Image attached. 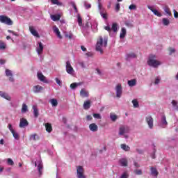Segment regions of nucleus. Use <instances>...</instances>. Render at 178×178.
<instances>
[{
  "label": "nucleus",
  "instance_id": "1",
  "mask_svg": "<svg viewBox=\"0 0 178 178\" xmlns=\"http://www.w3.org/2000/svg\"><path fill=\"white\" fill-rule=\"evenodd\" d=\"M108 45V38H102V36H99L97 40L96 44V51L97 52H100V54H104V50L102 49V47H106Z\"/></svg>",
  "mask_w": 178,
  "mask_h": 178
},
{
  "label": "nucleus",
  "instance_id": "2",
  "mask_svg": "<svg viewBox=\"0 0 178 178\" xmlns=\"http://www.w3.org/2000/svg\"><path fill=\"white\" fill-rule=\"evenodd\" d=\"M155 58H156L155 55H150L149 56V59L147 60V65L149 66H152V67H158L159 65H161L160 61L155 60Z\"/></svg>",
  "mask_w": 178,
  "mask_h": 178
},
{
  "label": "nucleus",
  "instance_id": "3",
  "mask_svg": "<svg viewBox=\"0 0 178 178\" xmlns=\"http://www.w3.org/2000/svg\"><path fill=\"white\" fill-rule=\"evenodd\" d=\"M0 23L7 24V26H12L13 21L6 15H0Z\"/></svg>",
  "mask_w": 178,
  "mask_h": 178
},
{
  "label": "nucleus",
  "instance_id": "4",
  "mask_svg": "<svg viewBox=\"0 0 178 178\" xmlns=\"http://www.w3.org/2000/svg\"><path fill=\"white\" fill-rule=\"evenodd\" d=\"M76 177L77 178H87L84 175V168L79 165L76 167Z\"/></svg>",
  "mask_w": 178,
  "mask_h": 178
},
{
  "label": "nucleus",
  "instance_id": "5",
  "mask_svg": "<svg viewBox=\"0 0 178 178\" xmlns=\"http://www.w3.org/2000/svg\"><path fill=\"white\" fill-rule=\"evenodd\" d=\"M127 133H129V127L122 125L119 129V136H124L125 138H127V136L125 135Z\"/></svg>",
  "mask_w": 178,
  "mask_h": 178
},
{
  "label": "nucleus",
  "instance_id": "6",
  "mask_svg": "<svg viewBox=\"0 0 178 178\" xmlns=\"http://www.w3.org/2000/svg\"><path fill=\"white\" fill-rule=\"evenodd\" d=\"M35 166L38 168V170L39 172V176L40 177L42 175V161L41 159H38L36 161H35Z\"/></svg>",
  "mask_w": 178,
  "mask_h": 178
},
{
  "label": "nucleus",
  "instance_id": "7",
  "mask_svg": "<svg viewBox=\"0 0 178 178\" xmlns=\"http://www.w3.org/2000/svg\"><path fill=\"white\" fill-rule=\"evenodd\" d=\"M145 122L148 125L149 129H154V118L151 115L145 117Z\"/></svg>",
  "mask_w": 178,
  "mask_h": 178
},
{
  "label": "nucleus",
  "instance_id": "8",
  "mask_svg": "<svg viewBox=\"0 0 178 178\" xmlns=\"http://www.w3.org/2000/svg\"><path fill=\"white\" fill-rule=\"evenodd\" d=\"M160 127L162 129H166L168 127V121H166V116L162 115L159 122Z\"/></svg>",
  "mask_w": 178,
  "mask_h": 178
},
{
  "label": "nucleus",
  "instance_id": "9",
  "mask_svg": "<svg viewBox=\"0 0 178 178\" xmlns=\"http://www.w3.org/2000/svg\"><path fill=\"white\" fill-rule=\"evenodd\" d=\"M116 97L117 98H120L123 92V89L122 88V84L118 83L115 87Z\"/></svg>",
  "mask_w": 178,
  "mask_h": 178
},
{
  "label": "nucleus",
  "instance_id": "10",
  "mask_svg": "<svg viewBox=\"0 0 178 178\" xmlns=\"http://www.w3.org/2000/svg\"><path fill=\"white\" fill-rule=\"evenodd\" d=\"M66 72L68 73V74H72L74 72V70L73 69V67H72V65L70 64V61L66 62Z\"/></svg>",
  "mask_w": 178,
  "mask_h": 178
},
{
  "label": "nucleus",
  "instance_id": "11",
  "mask_svg": "<svg viewBox=\"0 0 178 178\" xmlns=\"http://www.w3.org/2000/svg\"><path fill=\"white\" fill-rule=\"evenodd\" d=\"M6 76H7V77H9V81H10L11 83H13V81H15V79H13V74L12 73L10 70H6Z\"/></svg>",
  "mask_w": 178,
  "mask_h": 178
},
{
  "label": "nucleus",
  "instance_id": "12",
  "mask_svg": "<svg viewBox=\"0 0 178 178\" xmlns=\"http://www.w3.org/2000/svg\"><path fill=\"white\" fill-rule=\"evenodd\" d=\"M42 90H44V87L40 85H37L33 87V92H35V94H38L41 92Z\"/></svg>",
  "mask_w": 178,
  "mask_h": 178
},
{
  "label": "nucleus",
  "instance_id": "13",
  "mask_svg": "<svg viewBox=\"0 0 178 178\" xmlns=\"http://www.w3.org/2000/svg\"><path fill=\"white\" fill-rule=\"evenodd\" d=\"M26 126H29V122L27 120L24 118H21L20 119V122H19V127L20 129H23L24 127H26Z\"/></svg>",
  "mask_w": 178,
  "mask_h": 178
},
{
  "label": "nucleus",
  "instance_id": "14",
  "mask_svg": "<svg viewBox=\"0 0 178 178\" xmlns=\"http://www.w3.org/2000/svg\"><path fill=\"white\" fill-rule=\"evenodd\" d=\"M38 79L42 83H48V81L47 80V78L42 73H38Z\"/></svg>",
  "mask_w": 178,
  "mask_h": 178
},
{
  "label": "nucleus",
  "instance_id": "15",
  "mask_svg": "<svg viewBox=\"0 0 178 178\" xmlns=\"http://www.w3.org/2000/svg\"><path fill=\"white\" fill-rule=\"evenodd\" d=\"M148 9L151 10V12H153V13L155 15V16H158V17H161L162 16V14L158 11V10L152 8V7L148 6Z\"/></svg>",
  "mask_w": 178,
  "mask_h": 178
},
{
  "label": "nucleus",
  "instance_id": "16",
  "mask_svg": "<svg viewBox=\"0 0 178 178\" xmlns=\"http://www.w3.org/2000/svg\"><path fill=\"white\" fill-rule=\"evenodd\" d=\"M29 31H31V34L34 35V37L40 38V34H38V32H37L35 29H34V27L29 26Z\"/></svg>",
  "mask_w": 178,
  "mask_h": 178
},
{
  "label": "nucleus",
  "instance_id": "17",
  "mask_svg": "<svg viewBox=\"0 0 178 178\" xmlns=\"http://www.w3.org/2000/svg\"><path fill=\"white\" fill-rule=\"evenodd\" d=\"M38 47L36 49V51L38 55H41L42 54V51H44V46L42 45V42H40Z\"/></svg>",
  "mask_w": 178,
  "mask_h": 178
},
{
  "label": "nucleus",
  "instance_id": "18",
  "mask_svg": "<svg viewBox=\"0 0 178 178\" xmlns=\"http://www.w3.org/2000/svg\"><path fill=\"white\" fill-rule=\"evenodd\" d=\"M89 129L90 131H93V132L98 131V126L95 124V123L90 124L89 125Z\"/></svg>",
  "mask_w": 178,
  "mask_h": 178
},
{
  "label": "nucleus",
  "instance_id": "19",
  "mask_svg": "<svg viewBox=\"0 0 178 178\" xmlns=\"http://www.w3.org/2000/svg\"><path fill=\"white\" fill-rule=\"evenodd\" d=\"M53 31L54 33L56 34L57 37H58V38L62 39V35H60V31H59V29L56 27V26H53Z\"/></svg>",
  "mask_w": 178,
  "mask_h": 178
},
{
  "label": "nucleus",
  "instance_id": "20",
  "mask_svg": "<svg viewBox=\"0 0 178 178\" xmlns=\"http://www.w3.org/2000/svg\"><path fill=\"white\" fill-rule=\"evenodd\" d=\"M137 58V55L134 53L127 54L126 56V60H130V59H134Z\"/></svg>",
  "mask_w": 178,
  "mask_h": 178
},
{
  "label": "nucleus",
  "instance_id": "21",
  "mask_svg": "<svg viewBox=\"0 0 178 178\" xmlns=\"http://www.w3.org/2000/svg\"><path fill=\"white\" fill-rule=\"evenodd\" d=\"M0 96L2 97V98H5V99H7V101H10L12 98L8 93H5V92L0 91Z\"/></svg>",
  "mask_w": 178,
  "mask_h": 178
},
{
  "label": "nucleus",
  "instance_id": "22",
  "mask_svg": "<svg viewBox=\"0 0 178 178\" xmlns=\"http://www.w3.org/2000/svg\"><path fill=\"white\" fill-rule=\"evenodd\" d=\"M91 108V102L90 100H87L83 103V109H90Z\"/></svg>",
  "mask_w": 178,
  "mask_h": 178
},
{
  "label": "nucleus",
  "instance_id": "23",
  "mask_svg": "<svg viewBox=\"0 0 178 178\" xmlns=\"http://www.w3.org/2000/svg\"><path fill=\"white\" fill-rule=\"evenodd\" d=\"M80 95H81V97H82V98H86V97H88L89 93L86 90L81 89L80 91Z\"/></svg>",
  "mask_w": 178,
  "mask_h": 178
},
{
  "label": "nucleus",
  "instance_id": "24",
  "mask_svg": "<svg viewBox=\"0 0 178 178\" xmlns=\"http://www.w3.org/2000/svg\"><path fill=\"white\" fill-rule=\"evenodd\" d=\"M44 126L47 133H51V131H52V125L50 123H45Z\"/></svg>",
  "mask_w": 178,
  "mask_h": 178
},
{
  "label": "nucleus",
  "instance_id": "25",
  "mask_svg": "<svg viewBox=\"0 0 178 178\" xmlns=\"http://www.w3.org/2000/svg\"><path fill=\"white\" fill-rule=\"evenodd\" d=\"M52 5H57V6H63V3L59 1V0H50Z\"/></svg>",
  "mask_w": 178,
  "mask_h": 178
},
{
  "label": "nucleus",
  "instance_id": "26",
  "mask_svg": "<svg viewBox=\"0 0 178 178\" xmlns=\"http://www.w3.org/2000/svg\"><path fill=\"white\" fill-rule=\"evenodd\" d=\"M150 170H151V175L152 176H156V177L159 175V172H158V170H156V168L154 167H151Z\"/></svg>",
  "mask_w": 178,
  "mask_h": 178
},
{
  "label": "nucleus",
  "instance_id": "27",
  "mask_svg": "<svg viewBox=\"0 0 178 178\" xmlns=\"http://www.w3.org/2000/svg\"><path fill=\"white\" fill-rule=\"evenodd\" d=\"M127 163H128L127 159H121L120 160V165L121 166L126 167V166H127Z\"/></svg>",
  "mask_w": 178,
  "mask_h": 178
},
{
  "label": "nucleus",
  "instance_id": "28",
  "mask_svg": "<svg viewBox=\"0 0 178 178\" xmlns=\"http://www.w3.org/2000/svg\"><path fill=\"white\" fill-rule=\"evenodd\" d=\"M137 81L136 79H131L130 81H128V85L129 86V87H134Z\"/></svg>",
  "mask_w": 178,
  "mask_h": 178
},
{
  "label": "nucleus",
  "instance_id": "29",
  "mask_svg": "<svg viewBox=\"0 0 178 178\" xmlns=\"http://www.w3.org/2000/svg\"><path fill=\"white\" fill-rule=\"evenodd\" d=\"M100 15L103 19H105L106 20L108 19V13H106V10H101L100 11Z\"/></svg>",
  "mask_w": 178,
  "mask_h": 178
},
{
  "label": "nucleus",
  "instance_id": "30",
  "mask_svg": "<svg viewBox=\"0 0 178 178\" xmlns=\"http://www.w3.org/2000/svg\"><path fill=\"white\" fill-rule=\"evenodd\" d=\"M51 19L54 22H58V20H60V15H51Z\"/></svg>",
  "mask_w": 178,
  "mask_h": 178
},
{
  "label": "nucleus",
  "instance_id": "31",
  "mask_svg": "<svg viewBox=\"0 0 178 178\" xmlns=\"http://www.w3.org/2000/svg\"><path fill=\"white\" fill-rule=\"evenodd\" d=\"M126 29L124 28H122L121 29V33H120V38H124V37H126Z\"/></svg>",
  "mask_w": 178,
  "mask_h": 178
},
{
  "label": "nucleus",
  "instance_id": "32",
  "mask_svg": "<svg viewBox=\"0 0 178 178\" xmlns=\"http://www.w3.org/2000/svg\"><path fill=\"white\" fill-rule=\"evenodd\" d=\"M39 137L38 135H37V134H34L31 135L30 136V140H33V141H37L38 140H39Z\"/></svg>",
  "mask_w": 178,
  "mask_h": 178
},
{
  "label": "nucleus",
  "instance_id": "33",
  "mask_svg": "<svg viewBox=\"0 0 178 178\" xmlns=\"http://www.w3.org/2000/svg\"><path fill=\"white\" fill-rule=\"evenodd\" d=\"M121 148L124 151H130V147L126 144H121Z\"/></svg>",
  "mask_w": 178,
  "mask_h": 178
},
{
  "label": "nucleus",
  "instance_id": "34",
  "mask_svg": "<svg viewBox=\"0 0 178 178\" xmlns=\"http://www.w3.org/2000/svg\"><path fill=\"white\" fill-rule=\"evenodd\" d=\"M13 134V136L14 137L15 140H19V138H20V136H19V134L17 132H16L15 131H13V132H11Z\"/></svg>",
  "mask_w": 178,
  "mask_h": 178
},
{
  "label": "nucleus",
  "instance_id": "35",
  "mask_svg": "<svg viewBox=\"0 0 178 178\" xmlns=\"http://www.w3.org/2000/svg\"><path fill=\"white\" fill-rule=\"evenodd\" d=\"M111 30H112L114 33L118 32V24H116V23H113L112 26H111Z\"/></svg>",
  "mask_w": 178,
  "mask_h": 178
},
{
  "label": "nucleus",
  "instance_id": "36",
  "mask_svg": "<svg viewBox=\"0 0 178 178\" xmlns=\"http://www.w3.org/2000/svg\"><path fill=\"white\" fill-rule=\"evenodd\" d=\"M0 49H6V44L2 40H0Z\"/></svg>",
  "mask_w": 178,
  "mask_h": 178
},
{
  "label": "nucleus",
  "instance_id": "37",
  "mask_svg": "<svg viewBox=\"0 0 178 178\" xmlns=\"http://www.w3.org/2000/svg\"><path fill=\"white\" fill-rule=\"evenodd\" d=\"M50 102L52 106H58V100H56V99H50Z\"/></svg>",
  "mask_w": 178,
  "mask_h": 178
},
{
  "label": "nucleus",
  "instance_id": "38",
  "mask_svg": "<svg viewBox=\"0 0 178 178\" xmlns=\"http://www.w3.org/2000/svg\"><path fill=\"white\" fill-rule=\"evenodd\" d=\"M77 19L79 26H83V19L81 18V16H80V14H78Z\"/></svg>",
  "mask_w": 178,
  "mask_h": 178
},
{
  "label": "nucleus",
  "instance_id": "39",
  "mask_svg": "<svg viewBox=\"0 0 178 178\" xmlns=\"http://www.w3.org/2000/svg\"><path fill=\"white\" fill-rule=\"evenodd\" d=\"M164 12H165V13H167L168 16H172V12H170V9L169 8V7L165 6L164 8Z\"/></svg>",
  "mask_w": 178,
  "mask_h": 178
},
{
  "label": "nucleus",
  "instance_id": "40",
  "mask_svg": "<svg viewBox=\"0 0 178 178\" xmlns=\"http://www.w3.org/2000/svg\"><path fill=\"white\" fill-rule=\"evenodd\" d=\"M170 24V21H169V19H168L167 18H163V24L164 26H169Z\"/></svg>",
  "mask_w": 178,
  "mask_h": 178
},
{
  "label": "nucleus",
  "instance_id": "41",
  "mask_svg": "<svg viewBox=\"0 0 178 178\" xmlns=\"http://www.w3.org/2000/svg\"><path fill=\"white\" fill-rule=\"evenodd\" d=\"M110 118L113 122H116V120L118 119V115L115 114H110Z\"/></svg>",
  "mask_w": 178,
  "mask_h": 178
},
{
  "label": "nucleus",
  "instance_id": "42",
  "mask_svg": "<svg viewBox=\"0 0 178 178\" xmlns=\"http://www.w3.org/2000/svg\"><path fill=\"white\" fill-rule=\"evenodd\" d=\"M120 178H129V172L127 171L124 172Z\"/></svg>",
  "mask_w": 178,
  "mask_h": 178
},
{
  "label": "nucleus",
  "instance_id": "43",
  "mask_svg": "<svg viewBox=\"0 0 178 178\" xmlns=\"http://www.w3.org/2000/svg\"><path fill=\"white\" fill-rule=\"evenodd\" d=\"M132 104L134 108H138L139 104H138V101H137V99L132 100Z\"/></svg>",
  "mask_w": 178,
  "mask_h": 178
},
{
  "label": "nucleus",
  "instance_id": "44",
  "mask_svg": "<svg viewBox=\"0 0 178 178\" xmlns=\"http://www.w3.org/2000/svg\"><path fill=\"white\" fill-rule=\"evenodd\" d=\"M134 172L135 175H138V176H140V175H143V171L141 170H134Z\"/></svg>",
  "mask_w": 178,
  "mask_h": 178
},
{
  "label": "nucleus",
  "instance_id": "45",
  "mask_svg": "<svg viewBox=\"0 0 178 178\" xmlns=\"http://www.w3.org/2000/svg\"><path fill=\"white\" fill-rule=\"evenodd\" d=\"M129 9H130V10H136V9H137V6H136L135 4H131L129 6Z\"/></svg>",
  "mask_w": 178,
  "mask_h": 178
},
{
  "label": "nucleus",
  "instance_id": "46",
  "mask_svg": "<svg viewBox=\"0 0 178 178\" xmlns=\"http://www.w3.org/2000/svg\"><path fill=\"white\" fill-rule=\"evenodd\" d=\"M172 106H174L177 109V111H178L177 102L176 100H172Z\"/></svg>",
  "mask_w": 178,
  "mask_h": 178
},
{
  "label": "nucleus",
  "instance_id": "47",
  "mask_svg": "<svg viewBox=\"0 0 178 178\" xmlns=\"http://www.w3.org/2000/svg\"><path fill=\"white\" fill-rule=\"evenodd\" d=\"M22 112H27V106L26 104H22Z\"/></svg>",
  "mask_w": 178,
  "mask_h": 178
},
{
  "label": "nucleus",
  "instance_id": "48",
  "mask_svg": "<svg viewBox=\"0 0 178 178\" xmlns=\"http://www.w3.org/2000/svg\"><path fill=\"white\" fill-rule=\"evenodd\" d=\"M168 51H169V54L172 55V54H175V52H176V50L174 48L172 47H169L168 48Z\"/></svg>",
  "mask_w": 178,
  "mask_h": 178
},
{
  "label": "nucleus",
  "instance_id": "49",
  "mask_svg": "<svg viewBox=\"0 0 178 178\" xmlns=\"http://www.w3.org/2000/svg\"><path fill=\"white\" fill-rule=\"evenodd\" d=\"M71 5L74 8L76 13H77V12H79V10H77V6H76V3H74V2H73V1H72Z\"/></svg>",
  "mask_w": 178,
  "mask_h": 178
},
{
  "label": "nucleus",
  "instance_id": "50",
  "mask_svg": "<svg viewBox=\"0 0 178 178\" xmlns=\"http://www.w3.org/2000/svg\"><path fill=\"white\" fill-rule=\"evenodd\" d=\"M7 162L8 165H10L11 166H13V165H15V162H13V160H12V159H8Z\"/></svg>",
  "mask_w": 178,
  "mask_h": 178
},
{
  "label": "nucleus",
  "instance_id": "51",
  "mask_svg": "<svg viewBox=\"0 0 178 178\" xmlns=\"http://www.w3.org/2000/svg\"><path fill=\"white\" fill-rule=\"evenodd\" d=\"M77 87V83H72L70 84V88L72 90H74Z\"/></svg>",
  "mask_w": 178,
  "mask_h": 178
},
{
  "label": "nucleus",
  "instance_id": "52",
  "mask_svg": "<svg viewBox=\"0 0 178 178\" xmlns=\"http://www.w3.org/2000/svg\"><path fill=\"white\" fill-rule=\"evenodd\" d=\"M115 10L116 12H119L120 10V3H118L115 6Z\"/></svg>",
  "mask_w": 178,
  "mask_h": 178
},
{
  "label": "nucleus",
  "instance_id": "53",
  "mask_svg": "<svg viewBox=\"0 0 178 178\" xmlns=\"http://www.w3.org/2000/svg\"><path fill=\"white\" fill-rule=\"evenodd\" d=\"M56 83L58 85V86H62V81H60V80L59 79V78H56Z\"/></svg>",
  "mask_w": 178,
  "mask_h": 178
},
{
  "label": "nucleus",
  "instance_id": "54",
  "mask_svg": "<svg viewBox=\"0 0 178 178\" xmlns=\"http://www.w3.org/2000/svg\"><path fill=\"white\" fill-rule=\"evenodd\" d=\"M93 117L95 118V119H101V115L98 113L93 114Z\"/></svg>",
  "mask_w": 178,
  "mask_h": 178
},
{
  "label": "nucleus",
  "instance_id": "55",
  "mask_svg": "<svg viewBox=\"0 0 178 178\" xmlns=\"http://www.w3.org/2000/svg\"><path fill=\"white\" fill-rule=\"evenodd\" d=\"M104 30H106V31H108V33H111V31H112V29L109 26H104Z\"/></svg>",
  "mask_w": 178,
  "mask_h": 178
},
{
  "label": "nucleus",
  "instance_id": "56",
  "mask_svg": "<svg viewBox=\"0 0 178 178\" xmlns=\"http://www.w3.org/2000/svg\"><path fill=\"white\" fill-rule=\"evenodd\" d=\"M65 37H66V38H69V40H72V38H73V34H72V33L66 34Z\"/></svg>",
  "mask_w": 178,
  "mask_h": 178
},
{
  "label": "nucleus",
  "instance_id": "57",
  "mask_svg": "<svg viewBox=\"0 0 178 178\" xmlns=\"http://www.w3.org/2000/svg\"><path fill=\"white\" fill-rule=\"evenodd\" d=\"M8 128L9 129L10 131L12 133L13 131H15V129H13V127L10 124H8Z\"/></svg>",
  "mask_w": 178,
  "mask_h": 178
},
{
  "label": "nucleus",
  "instance_id": "58",
  "mask_svg": "<svg viewBox=\"0 0 178 178\" xmlns=\"http://www.w3.org/2000/svg\"><path fill=\"white\" fill-rule=\"evenodd\" d=\"M161 81V79H159V77H156L154 81V84H159Z\"/></svg>",
  "mask_w": 178,
  "mask_h": 178
},
{
  "label": "nucleus",
  "instance_id": "59",
  "mask_svg": "<svg viewBox=\"0 0 178 178\" xmlns=\"http://www.w3.org/2000/svg\"><path fill=\"white\" fill-rule=\"evenodd\" d=\"M98 8L99 9L100 12L101 10H102L103 12L104 10H105V9L102 8V4H101V3H99Z\"/></svg>",
  "mask_w": 178,
  "mask_h": 178
},
{
  "label": "nucleus",
  "instance_id": "60",
  "mask_svg": "<svg viewBox=\"0 0 178 178\" xmlns=\"http://www.w3.org/2000/svg\"><path fill=\"white\" fill-rule=\"evenodd\" d=\"M86 9H90L91 8V4L85 3Z\"/></svg>",
  "mask_w": 178,
  "mask_h": 178
},
{
  "label": "nucleus",
  "instance_id": "61",
  "mask_svg": "<svg viewBox=\"0 0 178 178\" xmlns=\"http://www.w3.org/2000/svg\"><path fill=\"white\" fill-rule=\"evenodd\" d=\"M33 112H38V109L37 108V106H33Z\"/></svg>",
  "mask_w": 178,
  "mask_h": 178
},
{
  "label": "nucleus",
  "instance_id": "62",
  "mask_svg": "<svg viewBox=\"0 0 178 178\" xmlns=\"http://www.w3.org/2000/svg\"><path fill=\"white\" fill-rule=\"evenodd\" d=\"M6 61L3 59H0V65H5Z\"/></svg>",
  "mask_w": 178,
  "mask_h": 178
},
{
  "label": "nucleus",
  "instance_id": "63",
  "mask_svg": "<svg viewBox=\"0 0 178 178\" xmlns=\"http://www.w3.org/2000/svg\"><path fill=\"white\" fill-rule=\"evenodd\" d=\"M86 56L91 57V56H92V53L88 52V53H86Z\"/></svg>",
  "mask_w": 178,
  "mask_h": 178
},
{
  "label": "nucleus",
  "instance_id": "64",
  "mask_svg": "<svg viewBox=\"0 0 178 178\" xmlns=\"http://www.w3.org/2000/svg\"><path fill=\"white\" fill-rule=\"evenodd\" d=\"M86 119H87V120H92V116L87 115Z\"/></svg>",
  "mask_w": 178,
  "mask_h": 178
}]
</instances>
